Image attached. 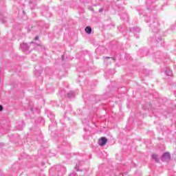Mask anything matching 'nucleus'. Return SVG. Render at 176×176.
<instances>
[{
    "label": "nucleus",
    "instance_id": "nucleus-34",
    "mask_svg": "<svg viewBox=\"0 0 176 176\" xmlns=\"http://www.w3.org/2000/svg\"><path fill=\"white\" fill-rule=\"evenodd\" d=\"M30 3H32V1H30Z\"/></svg>",
    "mask_w": 176,
    "mask_h": 176
},
{
    "label": "nucleus",
    "instance_id": "nucleus-16",
    "mask_svg": "<svg viewBox=\"0 0 176 176\" xmlns=\"http://www.w3.org/2000/svg\"><path fill=\"white\" fill-rule=\"evenodd\" d=\"M160 52H156L155 54V58H160V57H159V56H160Z\"/></svg>",
    "mask_w": 176,
    "mask_h": 176
},
{
    "label": "nucleus",
    "instance_id": "nucleus-3",
    "mask_svg": "<svg viewBox=\"0 0 176 176\" xmlns=\"http://www.w3.org/2000/svg\"><path fill=\"white\" fill-rule=\"evenodd\" d=\"M148 41L151 42V43H154L155 46H163V38H162L159 34H155V38L150 37Z\"/></svg>",
    "mask_w": 176,
    "mask_h": 176
},
{
    "label": "nucleus",
    "instance_id": "nucleus-8",
    "mask_svg": "<svg viewBox=\"0 0 176 176\" xmlns=\"http://www.w3.org/2000/svg\"><path fill=\"white\" fill-rule=\"evenodd\" d=\"M146 53H148V52H146V50H144V49H140L139 50V55L140 56V57H144L146 56Z\"/></svg>",
    "mask_w": 176,
    "mask_h": 176
},
{
    "label": "nucleus",
    "instance_id": "nucleus-30",
    "mask_svg": "<svg viewBox=\"0 0 176 176\" xmlns=\"http://www.w3.org/2000/svg\"><path fill=\"white\" fill-rule=\"evenodd\" d=\"M120 28H122V26H119V27H118V30L120 29Z\"/></svg>",
    "mask_w": 176,
    "mask_h": 176
},
{
    "label": "nucleus",
    "instance_id": "nucleus-25",
    "mask_svg": "<svg viewBox=\"0 0 176 176\" xmlns=\"http://www.w3.org/2000/svg\"><path fill=\"white\" fill-rule=\"evenodd\" d=\"M17 129H18V130L21 131V130H23V126H20V127L18 126Z\"/></svg>",
    "mask_w": 176,
    "mask_h": 176
},
{
    "label": "nucleus",
    "instance_id": "nucleus-26",
    "mask_svg": "<svg viewBox=\"0 0 176 176\" xmlns=\"http://www.w3.org/2000/svg\"><path fill=\"white\" fill-rule=\"evenodd\" d=\"M39 39V37L38 36H36L34 38V41H38Z\"/></svg>",
    "mask_w": 176,
    "mask_h": 176
},
{
    "label": "nucleus",
    "instance_id": "nucleus-31",
    "mask_svg": "<svg viewBox=\"0 0 176 176\" xmlns=\"http://www.w3.org/2000/svg\"><path fill=\"white\" fill-rule=\"evenodd\" d=\"M62 60H64V56H62Z\"/></svg>",
    "mask_w": 176,
    "mask_h": 176
},
{
    "label": "nucleus",
    "instance_id": "nucleus-36",
    "mask_svg": "<svg viewBox=\"0 0 176 176\" xmlns=\"http://www.w3.org/2000/svg\"><path fill=\"white\" fill-rule=\"evenodd\" d=\"M144 72H146V70H144Z\"/></svg>",
    "mask_w": 176,
    "mask_h": 176
},
{
    "label": "nucleus",
    "instance_id": "nucleus-13",
    "mask_svg": "<svg viewBox=\"0 0 176 176\" xmlns=\"http://www.w3.org/2000/svg\"><path fill=\"white\" fill-rule=\"evenodd\" d=\"M75 96V92L70 91L69 92L67 93V97L68 98H72Z\"/></svg>",
    "mask_w": 176,
    "mask_h": 176
},
{
    "label": "nucleus",
    "instance_id": "nucleus-6",
    "mask_svg": "<svg viewBox=\"0 0 176 176\" xmlns=\"http://www.w3.org/2000/svg\"><path fill=\"white\" fill-rule=\"evenodd\" d=\"M20 48L22 50V52H27L30 49V45L25 43H23L20 45Z\"/></svg>",
    "mask_w": 176,
    "mask_h": 176
},
{
    "label": "nucleus",
    "instance_id": "nucleus-23",
    "mask_svg": "<svg viewBox=\"0 0 176 176\" xmlns=\"http://www.w3.org/2000/svg\"><path fill=\"white\" fill-rule=\"evenodd\" d=\"M3 107H2V105H0V112H1V111H3Z\"/></svg>",
    "mask_w": 176,
    "mask_h": 176
},
{
    "label": "nucleus",
    "instance_id": "nucleus-4",
    "mask_svg": "<svg viewBox=\"0 0 176 176\" xmlns=\"http://www.w3.org/2000/svg\"><path fill=\"white\" fill-rule=\"evenodd\" d=\"M131 32H133L135 36V38H140V32H141V29L138 27H133L130 29Z\"/></svg>",
    "mask_w": 176,
    "mask_h": 176
},
{
    "label": "nucleus",
    "instance_id": "nucleus-32",
    "mask_svg": "<svg viewBox=\"0 0 176 176\" xmlns=\"http://www.w3.org/2000/svg\"><path fill=\"white\" fill-rule=\"evenodd\" d=\"M41 122H43V119L41 118Z\"/></svg>",
    "mask_w": 176,
    "mask_h": 176
},
{
    "label": "nucleus",
    "instance_id": "nucleus-29",
    "mask_svg": "<svg viewBox=\"0 0 176 176\" xmlns=\"http://www.w3.org/2000/svg\"><path fill=\"white\" fill-rule=\"evenodd\" d=\"M122 175H123V176L127 175V173H124V174H122Z\"/></svg>",
    "mask_w": 176,
    "mask_h": 176
},
{
    "label": "nucleus",
    "instance_id": "nucleus-19",
    "mask_svg": "<svg viewBox=\"0 0 176 176\" xmlns=\"http://www.w3.org/2000/svg\"><path fill=\"white\" fill-rule=\"evenodd\" d=\"M102 12H104V8H100L99 9V12L102 13Z\"/></svg>",
    "mask_w": 176,
    "mask_h": 176
},
{
    "label": "nucleus",
    "instance_id": "nucleus-15",
    "mask_svg": "<svg viewBox=\"0 0 176 176\" xmlns=\"http://www.w3.org/2000/svg\"><path fill=\"white\" fill-rule=\"evenodd\" d=\"M54 114L50 113L49 115H48V118H50V120L52 121V120H54Z\"/></svg>",
    "mask_w": 176,
    "mask_h": 176
},
{
    "label": "nucleus",
    "instance_id": "nucleus-20",
    "mask_svg": "<svg viewBox=\"0 0 176 176\" xmlns=\"http://www.w3.org/2000/svg\"><path fill=\"white\" fill-rule=\"evenodd\" d=\"M62 145H63V146H65V145H67V142L66 141H63Z\"/></svg>",
    "mask_w": 176,
    "mask_h": 176
},
{
    "label": "nucleus",
    "instance_id": "nucleus-24",
    "mask_svg": "<svg viewBox=\"0 0 176 176\" xmlns=\"http://www.w3.org/2000/svg\"><path fill=\"white\" fill-rule=\"evenodd\" d=\"M69 176H76V173H71Z\"/></svg>",
    "mask_w": 176,
    "mask_h": 176
},
{
    "label": "nucleus",
    "instance_id": "nucleus-1",
    "mask_svg": "<svg viewBox=\"0 0 176 176\" xmlns=\"http://www.w3.org/2000/svg\"><path fill=\"white\" fill-rule=\"evenodd\" d=\"M55 170V174H57L58 176H62L67 173V168L64 166L56 165L54 168H52L50 170V173L52 174Z\"/></svg>",
    "mask_w": 176,
    "mask_h": 176
},
{
    "label": "nucleus",
    "instance_id": "nucleus-33",
    "mask_svg": "<svg viewBox=\"0 0 176 176\" xmlns=\"http://www.w3.org/2000/svg\"><path fill=\"white\" fill-rule=\"evenodd\" d=\"M30 111L32 112V108L30 109Z\"/></svg>",
    "mask_w": 176,
    "mask_h": 176
},
{
    "label": "nucleus",
    "instance_id": "nucleus-7",
    "mask_svg": "<svg viewBox=\"0 0 176 176\" xmlns=\"http://www.w3.org/2000/svg\"><path fill=\"white\" fill-rule=\"evenodd\" d=\"M170 154L169 153H164L161 158L162 162H166L167 160H170Z\"/></svg>",
    "mask_w": 176,
    "mask_h": 176
},
{
    "label": "nucleus",
    "instance_id": "nucleus-11",
    "mask_svg": "<svg viewBox=\"0 0 176 176\" xmlns=\"http://www.w3.org/2000/svg\"><path fill=\"white\" fill-rule=\"evenodd\" d=\"M38 25L40 27H43V28H49V26L45 23L43 21H40L38 23Z\"/></svg>",
    "mask_w": 176,
    "mask_h": 176
},
{
    "label": "nucleus",
    "instance_id": "nucleus-21",
    "mask_svg": "<svg viewBox=\"0 0 176 176\" xmlns=\"http://www.w3.org/2000/svg\"><path fill=\"white\" fill-rule=\"evenodd\" d=\"M145 21L147 22V23H149V17H146L145 19Z\"/></svg>",
    "mask_w": 176,
    "mask_h": 176
},
{
    "label": "nucleus",
    "instance_id": "nucleus-5",
    "mask_svg": "<svg viewBox=\"0 0 176 176\" xmlns=\"http://www.w3.org/2000/svg\"><path fill=\"white\" fill-rule=\"evenodd\" d=\"M107 142H108V139H107L105 137H102L98 141V144L100 146H104Z\"/></svg>",
    "mask_w": 176,
    "mask_h": 176
},
{
    "label": "nucleus",
    "instance_id": "nucleus-10",
    "mask_svg": "<svg viewBox=\"0 0 176 176\" xmlns=\"http://www.w3.org/2000/svg\"><path fill=\"white\" fill-rule=\"evenodd\" d=\"M165 74H166L168 76H171L173 75V71H171L170 68L166 67L165 70Z\"/></svg>",
    "mask_w": 176,
    "mask_h": 176
},
{
    "label": "nucleus",
    "instance_id": "nucleus-17",
    "mask_svg": "<svg viewBox=\"0 0 176 176\" xmlns=\"http://www.w3.org/2000/svg\"><path fill=\"white\" fill-rule=\"evenodd\" d=\"M104 58H106V59L111 58V60H112L113 61H115V58H113V57H105Z\"/></svg>",
    "mask_w": 176,
    "mask_h": 176
},
{
    "label": "nucleus",
    "instance_id": "nucleus-28",
    "mask_svg": "<svg viewBox=\"0 0 176 176\" xmlns=\"http://www.w3.org/2000/svg\"><path fill=\"white\" fill-rule=\"evenodd\" d=\"M21 124H22L23 126H25V124H24V122H21Z\"/></svg>",
    "mask_w": 176,
    "mask_h": 176
},
{
    "label": "nucleus",
    "instance_id": "nucleus-22",
    "mask_svg": "<svg viewBox=\"0 0 176 176\" xmlns=\"http://www.w3.org/2000/svg\"><path fill=\"white\" fill-rule=\"evenodd\" d=\"M76 171H82V170L78 168V166H76Z\"/></svg>",
    "mask_w": 176,
    "mask_h": 176
},
{
    "label": "nucleus",
    "instance_id": "nucleus-12",
    "mask_svg": "<svg viewBox=\"0 0 176 176\" xmlns=\"http://www.w3.org/2000/svg\"><path fill=\"white\" fill-rule=\"evenodd\" d=\"M91 31H92L91 27H90V26H87V27L85 28V32H86L87 34H91Z\"/></svg>",
    "mask_w": 176,
    "mask_h": 176
},
{
    "label": "nucleus",
    "instance_id": "nucleus-37",
    "mask_svg": "<svg viewBox=\"0 0 176 176\" xmlns=\"http://www.w3.org/2000/svg\"><path fill=\"white\" fill-rule=\"evenodd\" d=\"M38 46H41V44H38Z\"/></svg>",
    "mask_w": 176,
    "mask_h": 176
},
{
    "label": "nucleus",
    "instance_id": "nucleus-9",
    "mask_svg": "<svg viewBox=\"0 0 176 176\" xmlns=\"http://www.w3.org/2000/svg\"><path fill=\"white\" fill-rule=\"evenodd\" d=\"M152 159L153 160H155L156 163H159V162H160L159 156L157 154H152Z\"/></svg>",
    "mask_w": 176,
    "mask_h": 176
},
{
    "label": "nucleus",
    "instance_id": "nucleus-35",
    "mask_svg": "<svg viewBox=\"0 0 176 176\" xmlns=\"http://www.w3.org/2000/svg\"><path fill=\"white\" fill-rule=\"evenodd\" d=\"M32 43H34V42H31V43H30V45H32Z\"/></svg>",
    "mask_w": 176,
    "mask_h": 176
},
{
    "label": "nucleus",
    "instance_id": "nucleus-2",
    "mask_svg": "<svg viewBox=\"0 0 176 176\" xmlns=\"http://www.w3.org/2000/svg\"><path fill=\"white\" fill-rule=\"evenodd\" d=\"M150 30H151L152 32L154 34H157L159 32V20L157 19H153L150 20Z\"/></svg>",
    "mask_w": 176,
    "mask_h": 176
},
{
    "label": "nucleus",
    "instance_id": "nucleus-27",
    "mask_svg": "<svg viewBox=\"0 0 176 176\" xmlns=\"http://www.w3.org/2000/svg\"><path fill=\"white\" fill-rule=\"evenodd\" d=\"M54 124H55V126H56V124H57V122H56V121H54V122H52Z\"/></svg>",
    "mask_w": 176,
    "mask_h": 176
},
{
    "label": "nucleus",
    "instance_id": "nucleus-18",
    "mask_svg": "<svg viewBox=\"0 0 176 176\" xmlns=\"http://www.w3.org/2000/svg\"><path fill=\"white\" fill-rule=\"evenodd\" d=\"M44 16H45V17H50V15H47V11L44 12Z\"/></svg>",
    "mask_w": 176,
    "mask_h": 176
},
{
    "label": "nucleus",
    "instance_id": "nucleus-14",
    "mask_svg": "<svg viewBox=\"0 0 176 176\" xmlns=\"http://www.w3.org/2000/svg\"><path fill=\"white\" fill-rule=\"evenodd\" d=\"M60 97H65V90L62 89L59 91Z\"/></svg>",
    "mask_w": 176,
    "mask_h": 176
}]
</instances>
